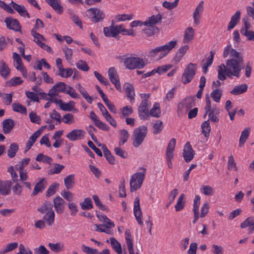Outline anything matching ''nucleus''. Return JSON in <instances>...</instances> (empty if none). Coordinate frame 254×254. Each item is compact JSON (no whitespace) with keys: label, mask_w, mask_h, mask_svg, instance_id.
<instances>
[{"label":"nucleus","mask_w":254,"mask_h":254,"mask_svg":"<svg viewBox=\"0 0 254 254\" xmlns=\"http://www.w3.org/2000/svg\"><path fill=\"white\" fill-rule=\"evenodd\" d=\"M223 55L224 58L230 55L231 59L226 61V65L221 64L218 66V79L224 81L226 76L229 78L232 76L240 77L241 71L244 68V59L241 53L228 45L225 48Z\"/></svg>","instance_id":"obj_1"},{"label":"nucleus","mask_w":254,"mask_h":254,"mask_svg":"<svg viewBox=\"0 0 254 254\" xmlns=\"http://www.w3.org/2000/svg\"><path fill=\"white\" fill-rule=\"evenodd\" d=\"M204 114L203 118H205L206 115L208 114L209 117V121L216 123H218L219 121V109L216 107V106H213L211 107V101L209 97H206V104L204 107Z\"/></svg>","instance_id":"obj_2"},{"label":"nucleus","mask_w":254,"mask_h":254,"mask_svg":"<svg viewBox=\"0 0 254 254\" xmlns=\"http://www.w3.org/2000/svg\"><path fill=\"white\" fill-rule=\"evenodd\" d=\"M147 133V128L145 126H139L133 130L131 138L133 146L137 148L143 142Z\"/></svg>","instance_id":"obj_3"},{"label":"nucleus","mask_w":254,"mask_h":254,"mask_svg":"<svg viewBox=\"0 0 254 254\" xmlns=\"http://www.w3.org/2000/svg\"><path fill=\"white\" fill-rule=\"evenodd\" d=\"M124 65L128 69H141L145 67L146 64L143 59L131 55L125 59Z\"/></svg>","instance_id":"obj_4"},{"label":"nucleus","mask_w":254,"mask_h":254,"mask_svg":"<svg viewBox=\"0 0 254 254\" xmlns=\"http://www.w3.org/2000/svg\"><path fill=\"white\" fill-rule=\"evenodd\" d=\"M142 170L143 172H137L131 176L129 182L130 191L137 190L141 188L146 174V169L142 168Z\"/></svg>","instance_id":"obj_5"},{"label":"nucleus","mask_w":254,"mask_h":254,"mask_svg":"<svg viewBox=\"0 0 254 254\" xmlns=\"http://www.w3.org/2000/svg\"><path fill=\"white\" fill-rule=\"evenodd\" d=\"M195 105L194 97H188L178 105L177 114L179 117L186 115L187 112Z\"/></svg>","instance_id":"obj_6"},{"label":"nucleus","mask_w":254,"mask_h":254,"mask_svg":"<svg viewBox=\"0 0 254 254\" xmlns=\"http://www.w3.org/2000/svg\"><path fill=\"white\" fill-rule=\"evenodd\" d=\"M149 94H141L140 95L142 100L138 107V112L139 117L142 120H146L149 117L148 109L150 107V104H149L148 99L149 97Z\"/></svg>","instance_id":"obj_7"},{"label":"nucleus","mask_w":254,"mask_h":254,"mask_svg":"<svg viewBox=\"0 0 254 254\" xmlns=\"http://www.w3.org/2000/svg\"><path fill=\"white\" fill-rule=\"evenodd\" d=\"M196 64L192 63L189 64L184 70L181 77V81L184 84L191 82L196 72Z\"/></svg>","instance_id":"obj_8"},{"label":"nucleus","mask_w":254,"mask_h":254,"mask_svg":"<svg viewBox=\"0 0 254 254\" xmlns=\"http://www.w3.org/2000/svg\"><path fill=\"white\" fill-rule=\"evenodd\" d=\"M87 11L90 13V19L93 22H101L105 17V12L98 8H90L87 10Z\"/></svg>","instance_id":"obj_9"},{"label":"nucleus","mask_w":254,"mask_h":254,"mask_svg":"<svg viewBox=\"0 0 254 254\" xmlns=\"http://www.w3.org/2000/svg\"><path fill=\"white\" fill-rule=\"evenodd\" d=\"M122 25L114 26L112 23L109 27H104L103 32L106 37H114L122 31Z\"/></svg>","instance_id":"obj_10"},{"label":"nucleus","mask_w":254,"mask_h":254,"mask_svg":"<svg viewBox=\"0 0 254 254\" xmlns=\"http://www.w3.org/2000/svg\"><path fill=\"white\" fill-rule=\"evenodd\" d=\"M7 28L16 32H21V26L16 19L12 17H6L4 20Z\"/></svg>","instance_id":"obj_11"},{"label":"nucleus","mask_w":254,"mask_h":254,"mask_svg":"<svg viewBox=\"0 0 254 254\" xmlns=\"http://www.w3.org/2000/svg\"><path fill=\"white\" fill-rule=\"evenodd\" d=\"M108 76L111 82L114 84L119 91L121 90V86L120 83L119 77L117 70L114 67H110L108 71Z\"/></svg>","instance_id":"obj_12"},{"label":"nucleus","mask_w":254,"mask_h":254,"mask_svg":"<svg viewBox=\"0 0 254 254\" xmlns=\"http://www.w3.org/2000/svg\"><path fill=\"white\" fill-rule=\"evenodd\" d=\"M56 65L59 70L58 75L62 77L67 78L72 74V69L70 68H64L63 67L62 60L61 58L56 60Z\"/></svg>","instance_id":"obj_13"},{"label":"nucleus","mask_w":254,"mask_h":254,"mask_svg":"<svg viewBox=\"0 0 254 254\" xmlns=\"http://www.w3.org/2000/svg\"><path fill=\"white\" fill-rule=\"evenodd\" d=\"M66 86V84L64 82H58L49 90L48 96L53 97L58 95L60 92L65 93Z\"/></svg>","instance_id":"obj_14"},{"label":"nucleus","mask_w":254,"mask_h":254,"mask_svg":"<svg viewBox=\"0 0 254 254\" xmlns=\"http://www.w3.org/2000/svg\"><path fill=\"white\" fill-rule=\"evenodd\" d=\"M133 213L138 223L141 226H142L143 223L142 220V211L140 206L139 198L138 197H136L135 198L134 202Z\"/></svg>","instance_id":"obj_15"},{"label":"nucleus","mask_w":254,"mask_h":254,"mask_svg":"<svg viewBox=\"0 0 254 254\" xmlns=\"http://www.w3.org/2000/svg\"><path fill=\"white\" fill-rule=\"evenodd\" d=\"M85 131L82 129H75L67 133L66 137L70 141H75L80 140L84 137Z\"/></svg>","instance_id":"obj_16"},{"label":"nucleus","mask_w":254,"mask_h":254,"mask_svg":"<svg viewBox=\"0 0 254 254\" xmlns=\"http://www.w3.org/2000/svg\"><path fill=\"white\" fill-rule=\"evenodd\" d=\"M177 43V41H171L167 43L165 45L157 47L159 53H161L162 57L166 56L168 53L174 48L175 47Z\"/></svg>","instance_id":"obj_17"},{"label":"nucleus","mask_w":254,"mask_h":254,"mask_svg":"<svg viewBox=\"0 0 254 254\" xmlns=\"http://www.w3.org/2000/svg\"><path fill=\"white\" fill-rule=\"evenodd\" d=\"M194 152L190 143L187 142L184 147L183 156L187 162H190L193 158Z\"/></svg>","instance_id":"obj_18"},{"label":"nucleus","mask_w":254,"mask_h":254,"mask_svg":"<svg viewBox=\"0 0 254 254\" xmlns=\"http://www.w3.org/2000/svg\"><path fill=\"white\" fill-rule=\"evenodd\" d=\"M53 203L56 212L59 214L63 213L66 203L65 201L60 196H57L53 199Z\"/></svg>","instance_id":"obj_19"},{"label":"nucleus","mask_w":254,"mask_h":254,"mask_svg":"<svg viewBox=\"0 0 254 254\" xmlns=\"http://www.w3.org/2000/svg\"><path fill=\"white\" fill-rule=\"evenodd\" d=\"M176 140L174 138H172L166 148V160H172L174 158V151L176 146Z\"/></svg>","instance_id":"obj_20"},{"label":"nucleus","mask_w":254,"mask_h":254,"mask_svg":"<svg viewBox=\"0 0 254 254\" xmlns=\"http://www.w3.org/2000/svg\"><path fill=\"white\" fill-rule=\"evenodd\" d=\"M10 4L12 7L15 10L20 16L22 17L26 16L28 18H30V14L27 12L24 5L18 4L13 1H11Z\"/></svg>","instance_id":"obj_21"},{"label":"nucleus","mask_w":254,"mask_h":254,"mask_svg":"<svg viewBox=\"0 0 254 254\" xmlns=\"http://www.w3.org/2000/svg\"><path fill=\"white\" fill-rule=\"evenodd\" d=\"M203 1H201L196 6L193 13L194 24L197 25L200 23V14L203 10Z\"/></svg>","instance_id":"obj_22"},{"label":"nucleus","mask_w":254,"mask_h":254,"mask_svg":"<svg viewBox=\"0 0 254 254\" xmlns=\"http://www.w3.org/2000/svg\"><path fill=\"white\" fill-rule=\"evenodd\" d=\"M125 238L129 254H140L138 252L134 253L130 232L128 229H127L125 231Z\"/></svg>","instance_id":"obj_23"},{"label":"nucleus","mask_w":254,"mask_h":254,"mask_svg":"<svg viewBox=\"0 0 254 254\" xmlns=\"http://www.w3.org/2000/svg\"><path fill=\"white\" fill-rule=\"evenodd\" d=\"M12 185L11 181H0V193L2 195H7L10 191Z\"/></svg>","instance_id":"obj_24"},{"label":"nucleus","mask_w":254,"mask_h":254,"mask_svg":"<svg viewBox=\"0 0 254 254\" xmlns=\"http://www.w3.org/2000/svg\"><path fill=\"white\" fill-rule=\"evenodd\" d=\"M2 131L4 134L9 133L14 127L15 123L11 119H5L2 123Z\"/></svg>","instance_id":"obj_25"},{"label":"nucleus","mask_w":254,"mask_h":254,"mask_svg":"<svg viewBox=\"0 0 254 254\" xmlns=\"http://www.w3.org/2000/svg\"><path fill=\"white\" fill-rule=\"evenodd\" d=\"M47 181L44 178L41 179L38 183L35 186L33 191L31 194L32 196L37 195L39 192H42L45 189L47 186Z\"/></svg>","instance_id":"obj_26"},{"label":"nucleus","mask_w":254,"mask_h":254,"mask_svg":"<svg viewBox=\"0 0 254 254\" xmlns=\"http://www.w3.org/2000/svg\"><path fill=\"white\" fill-rule=\"evenodd\" d=\"M162 18V15L160 14L153 15L149 17L147 20L143 22L144 25L151 27L161 22Z\"/></svg>","instance_id":"obj_27"},{"label":"nucleus","mask_w":254,"mask_h":254,"mask_svg":"<svg viewBox=\"0 0 254 254\" xmlns=\"http://www.w3.org/2000/svg\"><path fill=\"white\" fill-rule=\"evenodd\" d=\"M99 146L101 147V148L103 151L104 156L106 160L108 161L109 163L113 165L115 164V159L114 156H113L110 151L107 148L105 144H99Z\"/></svg>","instance_id":"obj_28"},{"label":"nucleus","mask_w":254,"mask_h":254,"mask_svg":"<svg viewBox=\"0 0 254 254\" xmlns=\"http://www.w3.org/2000/svg\"><path fill=\"white\" fill-rule=\"evenodd\" d=\"M124 87L126 89L127 97L130 99L131 103L134 102L135 93L133 85L129 83H125Z\"/></svg>","instance_id":"obj_29"},{"label":"nucleus","mask_w":254,"mask_h":254,"mask_svg":"<svg viewBox=\"0 0 254 254\" xmlns=\"http://www.w3.org/2000/svg\"><path fill=\"white\" fill-rule=\"evenodd\" d=\"M45 1L51 5L58 13L61 14L63 12V7L60 4V0H45Z\"/></svg>","instance_id":"obj_30"},{"label":"nucleus","mask_w":254,"mask_h":254,"mask_svg":"<svg viewBox=\"0 0 254 254\" xmlns=\"http://www.w3.org/2000/svg\"><path fill=\"white\" fill-rule=\"evenodd\" d=\"M248 88V85L245 83L238 85L230 91V93L234 95H239L246 92Z\"/></svg>","instance_id":"obj_31"},{"label":"nucleus","mask_w":254,"mask_h":254,"mask_svg":"<svg viewBox=\"0 0 254 254\" xmlns=\"http://www.w3.org/2000/svg\"><path fill=\"white\" fill-rule=\"evenodd\" d=\"M240 16L241 12L237 11L231 18V20L228 24V30H230L234 28L240 19Z\"/></svg>","instance_id":"obj_32"},{"label":"nucleus","mask_w":254,"mask_h":254,"mask_svg":"<svg viewBox=\"0 0 254 254\" xmlns=\"http://www.w3.org/2000/svg\"><path fill=\"white\" fill-rule=\"evenodd\" d=\"M194 31V29L191 27H189L186 29L183 39L184 43L187 44L193 39Z\"/></svg>","instance_id":"obj_33"},{"label":"nucleus","mask_w":254,"mask_h":254,"mask_svg":"<svg viewBox=\"0 0 254 254\" xmlns=\"http://www.w3.org/2000/svg\"><path fill=\"white\" fill-rule=\"evenodd\" d=\"M53 207V205L51 202L46 201L39 207L37 210L42 213H45L46 212H51V211H54Z\"/></svg>","instance_id":"obj_34"},{"label":"nucleus","mask_w":254,"mask_h":254,"mask_svg":"<svg viewBox=\"0 0 254 254\" xmlns=\"http://www.w3.org/2000/svg\"><path fill=\"white\" fill-rule=\"evenodd\" d=\"M10 73V69L6 63L1 60L0 62V74L4 78H6Z\"/></svg>","instance_id":"obj_35"},{"label":"nucleus","mask_w":254,"mask_h":254,"mask_svg":"<svg viewBox=\"0 0 254 254\" xmlns=\"http://www.w3.org/2000/svg\"><path fill=\"white\" fill-rule=\"evenodd\" d=\"M74 175L71 174L64 179V184L67 190L72 189L74 186Z\"/></svg>","instance_id":"obj_36"},{"label":"nucleus","mask_w":254,"mask_h":254,"mask_svg":"<svg viewBox=\"0 0 254 254\" xmlns=\"http://www.w3.org/2000/svg\"><path fill=\"white\" fill-rule=\"evenodd\" d=\"M250 129V127H247L241 132L239 139V146L242 147L244 145L249 135Z\"/></svg>","instance_id":"obj_37"},{"label":"nucleus","mask_w":254,"mask_h":254,"mask_svg":"<svg viewBox=\"0 0 254 254\" xmlns=\"http://www.w3.org/2000/svg\"><path fill=\"white\" fill-rule=\"evenodd\" d=\"M121 118L124 119L130 116L133 113V109L130 106H126L120 109Z\"/></svg>","instance_id":"obj_38"},{"label":"nucleus","mask_w":254,"mask_h":254,"mask_svg":"<svg viewBox=\"0 0 254 254\" xmlns=\"http://www.w3.org/2000/svg\"><path fill=\"white\" fill-rule=\"evenodd\" d=\"M55 212L54 211H51V212H48L43 217V220H44L49 226H52L55 221Z\"/></svg>","instance_id":"obj_39"},{"label":"nucleus","mask_w":254,"mask_h":254,"mask_svg":"<svg viewBox=\"0 0 254 254\" xmlns=\"http://www.w3.org/2000/svg\"><path fill=\"white\" fill-rule=\"evenodd\" d=\"M18 149L19 147L16 143L11 144L7 150V156L10 158H13L18 151Z\"/></svg>","instance_id":"obj_40"},{"label":"nucleus","mask_w":254,"mask_h":254,"mask_svg":"<svg viewBox=\"0 0 254 254\" xmlns=\"http://www.w3.org/2000/svg\"><path fill=\"white\" fill-rule=\"evenodd\" d=\"M112 248L117 253H121L122 249L121 244L114 237L110 239Z\"/></svg>","instance_id":"obj_41"},{"label":"nucleus","mask_w":254,"mask_h":254,"mask_svg":"<svg viewBox=\"0 0 254 254\" xmlns=\"http://www.w3.org/2000/svg\"><path fill=\"white\" fill-rule=\"evenodd\" d=\"M150 115L154 117H159L161 115V111L160 109V105L158 103H154L153 107L149 112V116Z\"/></svg>","instance_id":"obj_42"},{"label":"nucleus","mask_w":254,"mask_h":254,"mask_svg":"<svg viewBox=\"0 0 254 254\" xmlns=\"http://www.w3.org/2000/svg\"><path fill=\"white\" fill-rule=\"evenodd\" d=\"M201 127L202 134L205 137H208L211 130L209 120L202 123Z\"/></svg>","instance_id":"obj_43"},{"label":"nucleus","mask_w":254,"mask_h":254,"mask_svg":"<svg viewBox=\"0 0 254 254\" xmlns=\"http://www.w3.org/2000/svg\"><path fill=\"white\" fill-rule=\"evenodd\" d=\"M129 133L126 129H121L120 130V139L119 145L124 144L127 140L129 137Z\"/></svg>","instance_id":"obj_44"},{"label":"nucleus","mask_w":254,"mask_h":254,"mask_svg":"<svg viewBox=\"0 0 254 254\" xmlns=\"http://www.w3.org/2000/svg\"><path fill=\"white\" fill-rule=\"evenodd\" d=\"M31 33L34 38V41L39 46L44 43L42 42V40L46 41V39L42 35L37 33L34 29L31 30Z\"/></svg>","instance_id":"obj_45"},{"label":"nucleus","mask_w":254,"mask_h":254,"mask_svg":"<svg viewBox=\"0 0 254 254\" xmlns=\"http://www.w3.org/2000/svg\"><path fill=\"white\" fill-rule=\"evenodd\" d=\"M12 109L16 112L26 115L27 114V109L25 107L19 103H13L12 104Z\"/></svg>","instance_id":"obj_46"},{"label":"nucleus","mask_w":254,"mask_h":254,"mask_svg":"<svg viewBox=\"0 0 254 254\" xmlns=\"http://www.w3.org/2000/svg\"><path fill=\"white\" fill-rule=\"evenodd\" d=\"M12 58L13 59L14 62L15 63L14 66L17 69L24 67L21 58L19 55H18L16 52H14L13 53Z\"/></svg>","instance_id":"obj_47"},{"label":"nucleus","mask_w":254,"mask_h":254,"mask_svg":"<svg viewBox=\"0 0 254 254\" xmlns=\"http://www.w3.org/2000/svg\"><path fill=\"white\" fill-rule=\"evenodd\" d=\"M210 95L215 102L218 103L222 95V90L219 89H214L210 93Z\"/></svg>","instance_id":"obj_48"},{"label":"nucleus","mask_w":254,"mask_h":254,"mask_svg":"<svg viewBox=\"0 0 254 254\" xmlns=\"http://www.w3.org/2000/svg\"><path fill=\"white\" fill-rule=\"evenodd\" d=\"M38 132L36 133L34 132L29 138L28 140L27 141L26 144V150L27 151L29 150L31 147L33 146V144L36 141L37 138L39 137L38 135Z\"/></svg>","instance_id":"obj_49"},{"label":"nucleus","mask_w":254,"mask_h":254,"mask_svg":"<svg viewBox=\"0 0 254 254\" xmlns=\"http://www.w3.org/2000/svg\"><path fill=\"white\" fill-rule=\"evenodd\" d=\"M80 205L83 210H89L93 208L91 199L89 197L85 198L84 201L80 203Z\"/></svg>","instance_id":"obj_50"},{"label":"nucleus","mask_w":254,"mask_h":254,"mask_svg":"<svg viewBox=\"0 0 254 254\" xmlns=\"http://www.w3.org/2000/svg\"><path fill=\"white\" fill-rule=\"evenodd\" d=\"M59 185L58 184H52L48 189L46 191V196L50 197L53 195L59 188Z\"/></svg>","instance_id":"obj_51"},{"label":"nucleus","mask_w":254,"mask_h":254,"mask_svg":"<svg viewBox=\"0 0 254 254\" xmlns=\"http://www.w3.org/2000/svg\"><path fill=\"white\" fill-rule=\"evenodd\" d=\"M64 166L60 164L55 163L54 164V168L51 169L48 172L49 175H53L54 174H59L62 170L64 169Z\"/></svg>","instance_id":"obj_52"},{"label":"nucleus","mask_w":254,"mask_h":254,"mask_svg":"<svg viewBox=\"0 0 254 254\" xmlns=\"http://www.w3.org/2000/svg\"><path fill=\"white\" fill-rule=\"evenodd\" d=\"M48 246L51 250L55 253L61 252L64 248V245H61L60 243H57L56 244L49 243Z\"/></svg>","instance_id":"obj_53"},{"label":"nucleus","mask_w":254,"mask_h":254,"mask_svg":"<svg viewBox=\"0 0 254 254\" xmlns=\"http://www.w3.org/2000/svg\"><path fill=\"white\" fill-rule=\"evenodd\" d=\"M154 130L153 134H157L159 133L163 128L162 122L161 121H157L153 126Z\"/></svg>","instance_id":"obj_54"},{"label":"nucleus","mask_w":254,"mask_h":254,"mask_svg":"<svg viewBox=\"0 0 254 254\" xmlns=\"http://www.w3.org/2000/svg\"><path fill=\"white\" fill-rule=\"evenodd\" d=\"M92 198L96 205H97L100 209L102 210L109 211L108 207L105 205H104L101 203L99 198L97 195H93L92 196Z\"/></svg>","instance_id":"obj_55"},{"label":"nucleus","mask_w":254,"mask_h":254,"mask_svg":"<svg viewBox=\"0 0 254 254\" xmlns=\"http://www.w3.org/2000/svg\"><path fill=\"white\" fill-rule=\"evenodd\" d=\"M184 197L185 194L182 193L178 198L177 203L175 206V210L176 211H179L184 208V204L183 203Z\"/></svg>","instance_id":"obj_56"},{"label":"nucleus","mask_w":254,"mask_h":254,"mask_svg":"<svg viewBox=\"0 0 254 254\" xmlns=\"http://www.w3.org/2000/svg\"><path fill=\"white\" fill-rule=\"evenodd\" d=\"M62 122L69 125L72 124L74 123V116L70 113L66 114L62 118Z\"/></svg>","instance_id":"obj_57"},{"label":"nucleus","mask_w":254,"mask_h":254,"mask_svg":"<svg viewBox=\"0 0 254 254\" xmlns=\"http://www.w3.org/2000/svg\"><path fill=\"white\" fill-rule=\"evenodd\" d=\"M94 119L95 125L99 129L105 131L109 130V127L105 123L101 122L99 119Z\"/></svg>","instance_id":"obj_58"},{"label":"nucleus","mask_w":254,"mask_h":254,"mask_svg":"<svg viewBox=\"0 0 254 254\" xmlns=\"http://www.w3.org/2000/svg\"><path fill=\"white\" fill-rule=\"evenodd\" d=\"M254 223V217H248L241 224L240 227L241 228L244 229L248 227H250Z\"/></svg>","instance_id":"obj_59"},{"label":"nucleus","mask_w":254,"mask_h":254,"mask_svg":"<svg viewBox=\"0 0 254 254\" xmlns=\"http://www.w3.org/2000/svg\"><path fill=\"white\" fill-rule=\"evenodd\" d=\"M94 75L97 79L103 84L105 85H110V83L107 79L104 77L101 74L98 72L95 71L94 72Z\"/></svg>","instance_id":"obj_60"},{"label":"nucleus","mask_w":254,"mask_h":254,"mask_svg":"<svg viewBox=\"0 0 254 254\" xmlns=\"http://www.w3.org/2000/svg\"><path fill=\"white\" fill-rule=\"evenodd\" d=\"M76 65L77 68L84 71H87L89 69L87 63L84 61L79 60L76 63Z\"/></svg>","instance_id":"obj_61"},{"label":"nucleus","mask_w":254,"mask_h":254,"mask_svg":"<svg viewBox=\"0 0 254 254\" xmlns=\"http://www.w3.org/2000/svg\"><path fill=\"white\" fill-rule=\"evenodd\" d=\"M61 109L64 111H71L74 108V102L72 101L69 103H62Z\"/></svg>","instance_id":"obj_62"},{"label":"nucleus","mask_w":254,"mask_h":254,"mask_svg":"<svg viewBox=\"0 0 254 254\" xmlns=\"http://www.w3.org/2000/svg\"><path fill=\"white\" fill-rule=\"evenodd\" d=\"M81 249L83 252L87 254H98L97 250L91 248L85 245H82Z\"/></svg>","instance_id":"obj_63"},{"label":"nucleus","mask_w":254,"mask_h":254,"mask_svg":"<svg viewBox=\"0 0 254 254\" xmlns=\"http://www.w3.org/2000/svg\"><path fill=\"white\" fill-rule=\"evenodd\" d=\"M35 254H49V251L43 245H41L34 250Z\"/></svg>","instance_id":"obj_64"}]
</instances>
